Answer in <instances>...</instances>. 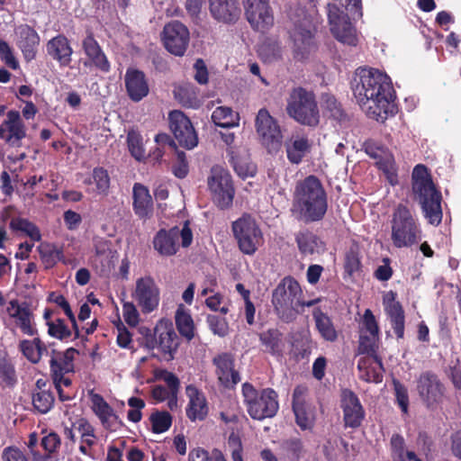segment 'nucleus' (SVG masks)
Wrapping results in <instances>:
<instances>
[{"label": "nucleus", "mask_w": 461, "mask_h": 461, "mask_svg": "<svg viewBox=\"0 0 461 461\" xmlns=\"http://www.w3.org/2000/svg\"><path fill=\"white\" fill-rule=\"evenodd\" d=\"M245 14L257 31L266 32L274 25V13L269 0H246Z\"/></svg>", "instance_id": "16"}, {"label": "nucleus", "mask_w": 461, "mask_h": 461, "mask_svg": "<svg viewBox=\"0 0 461 461\" xmlns=\"http://www.w3.org/2000/svg\"><path fill=\"white\" fill-rule=\"evenodd\" d=\"M18 347L23 355L33 364L40 362L43 353L47 351L44 343L40 338H34L32 340L23 339Z\"/></svg>", "instance_id": "41"}, {"label": "nucleus", "mask_w": 461, "mask_h": 461, "mask_svg": "<svg viewBox=\"0 0 461 461\" xmlns=\"http://www.w3.org/2000/svg\"><path fill=\"white\" fill-rule=\"evenodd\" d=\"M313 319L316 328L322 339L327 341L333 342L338 339V332L331 320L319 309L313 312Z\"/></svg>", "instance_id": "42"}, {"label": "nucleus", "mask_w": 461, "mask_h": 461, "mask_svg": "<svg viewBox=\"0 0 461 461\" xmlns=\"http://www.w3.org/2000/svg\"><path fill=\"white\" fill-rule=\"evenodd\" d=\"M230 154L234 170L240 177L247 178L256 174L257 167L249 161V155L246 149H232Z\"/></svg>", "instance_id": "36"}, {"label": "nucleus", "mask_w": 461, "mask_h": 461, "mask_svg": "<svg viewBox=\"0 0 461 461\" xmlns=\"http://www.w3.org/2000/svg\"><path fill=\"white\" fill-rule=\"evenodd\" d=\"M218 381L225 387H231L240 381L239 372L234 369V358L230 354L221 353L213 357Z\"/></svg>", "instance_id": "23"}, {"label": "nucleus", "mask_w": 461, "mask_h": 461, "mask_svg": "<svg viewBox=\"0 0 461 461\" xmlns=\"http://www.w3.org/2000/svg\"><path fill=\"white\" fill-rule=\"evenodd\" d=\"M212 122L222 128H231L239 125L240 116L227 106L217 107L212 114Z\"/></svg>", "instance_id": "44"}, {"label": "nucleus", "mask_w": 461, "mask_h": 461, "mask_svg": "<svg viewBox=\"0 0 461 461\" xmlns=\"http://www.w3.org/2000/svg\"><path fill=\"white\" fill-rule=\"evenodd\" d=\"M26 137V127L18 111L11 110L0 124V139L13 148L22 146V140Z\"/></svg>", "instance_id": "17"}, {"label": "nucleus", "mask_w": 461, "mask_h": 461, "mask_svg": "<svg viewBox=\"0 0 461 461\" xmlns=\"http://www.w3.org/2000/svg\"><path fill=\"white\" fill-rule=\"evenodd\" d=\"M61 440L56 432H49L41 438V446L50 454H56L59 448Z\"/></svg>", "instance_id": "59"}, {"label": "nucleus", "mask_w": 461, "mask_h": 461, "mask_svg": "<svg viewBox=\"0 0 461 461\" xmlns=\"http://www.w3.org/2000/svg\"><path fill=\"white\" fill-rule=\"evenodd\" d=\"M298 248L303 255L320 254L324 251V244L310 231H301L296 236Z\"/></svg>", "instance_id": "39"}, {"label": "nucleus", "mask_w": 461, "mask_h": 461, "mask_svg": "<svg viewBox=\"0 0 461 461\" xmlns=\"http://www.w3.org/2000/svg\"><path fill=\"white\" fill-rule=\"evenodd\" d=\"M92 410L100 420L102 425L109 430H115L121 426V421L113 408L97 394H91Z\"/></svg>", "instance_id": "24"}, {"label": "nucleus", "mask_w": 461, "mask_h": 461, "mask_svg": "<svg viewBox=\"0 0 461 461\" xmlns=\"http://www.w3.org/2000/svg\"><path fill=\"white\" fill-rule=\"evenodd\" d=\"M77 350L70 348L63 353H57L50 360L52 376L68 375L74 371L73 360Z\"/></svg>", "instance_id": "37"}, {"label": "nucleus", "mask_w": 461, "mask_h": 461, "mask_svg": "<svg viewBox=\"0 0 461 461\" xmlns=\"http://www.w3.org/2000/svg\"><path fill=\"white\" fill-rule=\"evenodd\" d=\"M133 211L142 220H147L153 213V201L146 186L135 184L133 186Z\"/></svg>", "instance_id": "30"}, {"label": "nucleus", "mask_w": 461, "mask_h": 461, "mask_svg": "<svg viewBox=\"0 0 461 461\" xmlns=\"http://www.w3.org/2000/svg\"><path fill=\"white\" fill-rule=\"evenodd\" d=\"M2 461H29L27 456L16 447H7L3 449Z\"/></svg>", "instance_id": "60"}, {"label": "nucleus", "mask_w": 461, "mask_h": 461, "mask_svg": "<svg viewBox=\"0 0 461 461\" xmlns=\"http://www.w3.org/2000/svg\"><path fill=\"white\" fill-rule=\"evenodd\" d=\"M83 48L86 55L95 67L105 72L109 70V62L92 35H88L84 40Z\"/></svg>", "instance_id": "38"}, {"label": "nucleus", "mask_w": 461, "mask_h": 461, "mask_svg": "<svg viewBox=\"0 0 461 461\" xmlns=\"http://www.w3.org/2000/svg\"><path fill=\"white\" fill-rule=\"evenodd\" d=\"M383 303L397 338L402 339L404 335V314L401 304L395 301L394 293L392 291L385 293L383 297Z\"/></svg>", "instance_id": "26"}, {"label": "nucleus", "mask_w": 461, "mask_h": 461, "mask_svg": "<svg viewBox=\"0 0 461 461\" xmlns=\"http://www.w3.org/2000/svg\"><path fill=\"white\" fill-rule=\"evenodd\" d=\"M157 377L163 380L170 388L171 394H176L179 387L178 378L171 372L160 370L157 374Z\"/></svg>", "instance_id": "62"}, {"label": "nucleus", "mask_w": 461, "mask_h": 461, "mask_svg": "<svg viewBox=\"0 0 461 461\" xmlns=\"http://www.w3.org/2000/svg\"><path fill=\"white\" fill-rule=\"evenodd\" d=\"M169 127L179 144L186 149L197 145L198 139L190 120L180 111H173L168 115Z\"/></svg>", "instance_id": "18"}, {"label": "nucleus", "mask_w": 461, "mask_h": 461, "mask_svg": "<svg viewBox=\"0 0 461 461\" xmlns=\"http://www.w3.org/2000/svg\"><path fill=\"white\" fill-rule=\"evenodd\" d=\"M54 398L49 391H40L32 395V404L41 413L48 412L52 407Z\"/></svg>", "instance_id": "51"}, {"label": "nucleus", "mask_w": 461, "mask_h": 461, "mask_svg": "<svg viewBox=\"0 0 461 461\" xmlns=\"http://www.w3.org/2000/svg\"><path fill=\"white\" fill-rule=\"evenodd\" d=\"M307 388L297 386L293 393V409L296 423L302 429H311L314 422L312 407L306 402Z\"/></svg>", "instance_id": "21"}, {"label": "nucleus", "mask_w": 461, "mask_h": 461, "mask_svg": "<svg viewBox=\"0 0 461 461\" xmlns=\"http://www.w3.org/2000/svg\"><path fill=\"white\" fill-rule=\"evenodd\" d=\"M209 6L213 18L222 23L234 22L240 14L237 0H209Z\"/></svg>", "instance_id": "28"}, {"label": "nucleus", "mask_w": 461, "mask_h": 461, "mask_svg": "<svg viewBox=\"0 0 461 461\" xmlns=\"http://www.w3.org/2000/svg\"><path fill=\"white\" fill-rule=\"evenodd\" d=\"M260 341L266 350L273 355L280 354L283 350L282 335L277 330H268L259 336Z\"/></svg>", "instance_id": "45"}, {"label": "nucleus", "mask_w": 461, "mask_h": 461, "mask_svg": "<svg viewBox=\"0 0 461 461\" xmlns=\"http://www.w3.org/2000/svg\"><path fill=\"white\" fill-rule=\"evenodd\" d=\"M86 183H94L96 187V193L106 195L110 188V176L105 169L96 167L93 170L92 179L86 180Z\"/></svg>", "instance_id": "47"}, {"label": "nucleus", "mask_w": 461, "mask_h": 461, "mask_svg": "<svg viewBox=\"0 0 461 461\" xmlns=\"http://www.w3.org/2000/svg\"><path fill=\"white\" fill-rule=\"evenodd\" d=\"M228 445L232 451L233 461H243L241 456V441L235 433H230L228 438Z\"/></svg>", "instance_id": "64"}, {"label": "nucleus", "mask_w": 461, "mask_h": 461, "mask_svg": "<svg viewBox=\"0 0 461 461\" xmlns=\"http://www.w3.org/2000/svg\"><path fill=\"white\" fill-rule=\"evenodd\" d=\"M189 399L186 414L192 420H203L208 413V406L204 394L195 386L190 384L185 389Z\"/></svg>", "instance_id": "29"}, {"label": "nucleus", "mask_w": 461, "mask_h": 461, "mask_svg": "<svg viewBox=\"0 0 461 461\" xmlns=\"http://www.w3.org/2000/svg\"><path fill=\"white\" fill-rule=\"evenodd\" d=\"M311 143L303 136H293L285 142V150L288 160L293 164H299L310 152Z\"/></svg>", "instance_id": "35"}, {"label": "nucleus", "mask_w": 461, "mask_h": 461, "mask_svg": "<svg viewBox=\"0 0 461 461\" xmlns=\"http://www.w3.org/2000/svg\"><path fill=\"white\" fill-rule=\"evenodd\" d=\"M181 238V245L187 248L193 240V233L185 221L183 228L174 227L169 230H160L153 240L154 249L162 256H172L177 251V240Z\"/></svg>", "instance_id": "10"}, {"label": "nucleus", "mask_w": 461, "mask_h": 461, "mask_svg": "<svg viewBox=\"0 0 461 461\" xmlns=\"http://www.w3.org/2000/svg\"><path fill=\"white\" fill-rule=\"evenodd\" d=\"M418 392L428 404H431L440 400L442 386L435 375L424 374L419 379Z\"/></svg>", "instance_id": "31"}, {"label": "nucleus", "mask_w": 461, "mask_h": 461, "mask_svg": "<svg viewBox=\"0 0 461 461\" xmlns=\"http://www.w3.org/2000/svg\"><path fill=\"white\" fill-rule=\"evenodd\" d=\"M190 41L189 31L186 26L178 21L168 23L162 32V41L171 54L182 57L188 47Z\"/></svg>", "instance_id": "15"}, {"label": "nucleus", "mask_w": 461, "mask_h": 461, "mask_svg": "<svg viewBox=\"0 0 461 461\" xmlns=\"http://www.w3.org/2000/svg\"><path fill=\"white\" fill-rule=\"evenodd\" d=\"M255 128L261 143L269 151H276L280 148L283 139L281 128L266 108H261L258 112Z\"/></svg>", "instance_id": "13"}, {"label": "nucleus", "mask_w": 461, "mask_h": 461, "mask_svg": "<svg viewBox=\"0 0 461 461\" xmlns=\"http://www.w3.org/2000/svg\"><path fill=\"white\" fill-rule=\"evenodd\" d=\"M293 208L304 221H317L324 217L328 209L327 194L317 177L310 176L297 183Z\"/></svg>", "instance_id": "2"}, {"label": "nucleus", "mask_w": 461, "mask_h": 461, "mask_svg": "<svg viewBox=\"0 0 461 461\" xmlns=\"http://www.w3.org/2000/svg\"><path fill=\"white\" fill-rule=\"evenodd\" d=\"M313 25L310 18L304 17L294 23L292 37L296 48L302 51L310 50L312 43Z\"/></svg>", "instance_id": "33"}, {"label": "nucleus", "mask_w": 461, "mask_h": 461, "mask_svg": "<svg viewBox=\"0 0 461 461\" xmlns=\"http://www.w3.org/2000/svg\"><path fill=\"white\" fill-rule=\"evenodd\" d=\"M258 53L265 62L271 63L281 59L282 49L277 41H266L260 45Z\"/></svg>", "instance_id": "48"}, {"label": "nucleus", "mask_w": 461, "mask_h": 461, "mask_svg": "<svg viewBox=\"0 0 461 461\" xmlns=\"http://www.w3.org/2000/svg\"><path fill=\"white\" fill-rule=\"evenodd\" d=\"M122 315L125 322L131 327H136L140 322V312L132 302L123 303Z\"/></svg>", "instance_id": "57"}, {"label": "nucleus", "mask_w": 461, "mask_h": 461, "mask_svg": "<svg viewBox=\"0 0 461 461\" xmlns=\"http://www.w3.org/2000/svg\"><path fill=\"white\" fill-rule=\"evenodd\" d=\"M41 259L47 267L54 266L62 259V249L54 244L41 243L37 248Z\"/></svg>", "instance_id": "46"}, {"label": "nucleus", "mask_w": 461, "mask_h": 461, "mask_svg": "<svg viewBox=\"0 0 461 461\" xmlns=\"http://www.w3.org/2000/svg\"><path fill=\"white\" fill-rule=\"evenodd\" d=\"M0 58L13 69H16L19 67V63L14 56L11 47L3 39H0Z\"/></svg>", "instance_id": "58"}, {"label": "nucleus", "mask_w": 461, "mask_h": 461, "mask_svg": "<svg viewBox=\"0 0 461 461\" xmlns=\"http://www.w3.org/2000/svg\"><path fill=\"white\" fill-rule=\"evenodd\" d=\"M48 54L61 66H68L71 61L73 53L68 39L63 35H58L48 41Z\"/></svg>", "instance_id": "32"}, {"label": "nucleus", "mask_w": 461, "mask_h": 461, "mask_svg": "<svg viewBox=\"0 0 461 461\" xmlns=\"http://www.w3.org/2000/svg\"><path fill=\"white\" fill-rule=\"evenodd\" d=\"M155 342L164 353L171 354L176 349V334L169 320H160L154 329Z\"/></svg>", "instance_id": "25"}, {"label": "nucleus", "mask_w": 461, "mask_h": 461, "mask_svg": "<svg viewBox=\"0 0 461 461\" xmlns=\"http://www.w3.org/2000/svg\"><path fill=\"white\" fill-rule=\"evenodd\" d=\"M359 351L374 352L379 339V327L371 310L366 309L359 327Z\"/></svg>", "instance_id": "19"}, {"label": "nucleus", "mask_w": 461, "mask_h": 461, "mask_svg": "<svg viewBox=\"0 0 461 461\" xmlns=\"http://www.w3.org/2000/svg\"><path fill=\"white\" fill-rule=\"evenodd\" d=\"M282 449L293 457L298 458L303 451V447L300 439L292 438L282 443Z\"/></svg>", "instance_id": "61"}, {"label": "nucleus", "mask_w": 461, "mask_h": 461, "mask_svg": "<svg viewBox=\"0 0 461 461\" xmlns=\"http://www.w3.org/2000/svg\"><path fill=\"white\" fill-rule=\"evenodd\" d=\"M153 430L156 433H162L167 430L171 425V416L168 412H157L151 416Z\"/></svg>", "instance_id": "56"}, {"label": "nucleus", "mask_w": 461, "mask_h": 461, "mask_svg": "<svg viewBox=\"0 0 461 461\" xmlns=\"http://www.w3.org/2000/svg\"><path fill=\"white\" fill-rule=\"evenodd\" d=\"M414 198L420 204L424 217L432 225L442 220L441 195L436 190L426 167L417 165L412 172Z\"/></svg>", "instance_id": "3"}, {"label": "nucleus", "mask_w": 461, "mask_h": 461, "mask_svg": "<svg viewBox=\"0 0 461 461\" xmlns=\"http://www.w3.org/2000/svg\"><path fill=\"white\" fill-rule=\"evenodd\" d=\"M131 298L144 314L157 310L160 302V290L155 279L150 276L137 278Z\"/></svg>", "instance_id": "11"}, {"label": "nucleus", "mask_w": 461, "mask_h": 461, "mask_svg": "<svg viewBox=\"0 0 461 461\" xmlns=\"http://www.w3.org/2000/svg\"><path fill=\"white\" fill-rule=\"evenodd\" d=\"M5 312L8 323L20 330L23 335L34 337L38 334L35 316L27 303L11 300L7 303Z\"/></svg>", "instance_id": "14"}, {"label": "nucleus", "mask_w": 461, "mask_h": 461, "mask_svg": "<svg viewBox=\"0 0 461 461\" xmlns=\"http://www.w3.org/2000/svg\"><path fill=\"white\" fill-rule=\"evenodd\" d=\"M327 14L330 31L333 37L343 44L355 46L357 43V33L355 26L337 5L328 4Z\"/></svg>", "instance_id": "9"}, {"label": "nucleus", "mask_w": 461, "mask_h": 461, "mask_svg": "<svg viewBox=\"0 0 461 461\" xmlns=\"http://www.w3.org/2000/svg\"><path fill=\"white\" fill-rule=\"evenodd\" d=\"M48 325V333L50 336L59 339H64L71 336L70 330L65 325L64 321L60 319H56L55 321H49L47 322Z\"/></svg>", "instance_id": "53"}, {"label": "nucleus", "mask_w": 461, "mask_h": 461, "mask_svg": "<svg viewBox=\"0 0 461 461\" xmlns=\"http://www.w3.org/2000/svg\"><path fill=\"white\" fill-rule=\"evenodd\" d=\"M18 46L22 50L24 58L28 60L35 57L36 48L40 38L38 33L28 25H21L17 29Z\"/></svg>", "instance_id": "34"}, {"label": "nucleus", "mask_w": 461, "mask_h": 461, "mask_svg": "<svg viewBox=\"0 0 461 461\" xmlns=\"http://www.w3.org/2000/svg\"><path fill=\"white\" fill-rule=\"evenodd\" d=\"M176 324L179 333L187 340L194 337V323L190 313L181 304L176 312Z\"/></svg>", "instance_id": "43"}, {"label": "nucleus", "mask_w": 461, "mask_h": 461, "mask_svg": "<svg viewBox=\"0 0 461 461\" xmlns=\"http://www.w3.org/2000/svg\"><path fill=\"white\" fill-rule=\"evenodd\" d=\"M10 224L14 230L24 232L33 241H39L41 238L39 229L33 223L25 219H13Z\"/></svg>", "instance_id": "50"}, {"label": "nucleus", "mask_w": 461, "mask_h": 461, "mask_svg": "<svg viewBox=\"0 0 461 461\" xmlns=\"http://www.w3.org/2000/svg\"><path fill=\"white\" fill-rule=\"evenodd\" d=\"M286 111L301 124L316 126L320 113L314 95L303 87L294 88L287 98Z\"/></svg>", "instance_id": "4"}, {"label": "nucleus", "mask_w": 461, "mask_h": 461, "mask_svg": "<svg viewBox=\"0 0 461 461\" xmlns=\"http://www.w3.org/2000/svg\"><path fill=\"white\" fill-rule=\"evenodd\" d=\"M128 145L129 149L131 155L138 160H140L144 158V149L142 147V138L141 136L135 132L131 131L128 134Z\"/></svg>", "instance_id": "55"}, {"label": "nucleus", "mask_w": 461, "mask_h": 461, "mask_svg": "<svg viewBox=\"0 0 461 461\" xmlns=\"http://www.w3.org/2000/svg\"><path fill=\"white\" fill-rule=\"evenodd\" d=\"M420 237V230L410 210L399 205L392 221V240L395 247H410Z\"/></svg>", "instance_id": "7"}, {"label": "nucleus", "mask_w": 461, "mask_h": 461, "mask_svg": "<svg viewBox=\"0 0 461 461\" xmlns=\"http://www.w3.org/2000/svg\"><path fill=\"white\" fill-rule=\"evenodd\" d=\"M124 81L127 94L132 101L139 102L148 95L149 85L141 71L128 69Z\"/></svg>", "instance_id": "27"}, {"label": "nucleus", "mask_w": 461, "mask_h": 461, "mask_svg": "<svg viewBox=\"0 0 461 461\" xmlns=\"http://www.w3.org/2000/svg\"><path fill=\"white\" fill-rule=\"evenodd\" d=\"M323 108L330 113V115L339 119L342 115V112L336 98L330 95L323 97Z\"/></svg>", "instance_id": "63"}, {"label": "nucleus", "mask_w": 461, "mask_h": 461, "mask_svg": "<svg viewBox=\"0 0 461 461\" xmlns=\"http://www.w3.org/2000/svg\"><path fill=\"white\" fill-rule=\"evenodd\" d=\"M354 95L366 114L384 122L393 114V88L389 77L376 69H358L353 80Z\"/></svg>", "instance_id": "1"}, {"label": "nucleus", "mask_w": 461, "mask_h": 461, "mask_svg": "<svg viewBox=\"0 0 461 461\" xmlns=\"http://www.w3.org/2000/svg\"><path fill=\"white\" fill-rule=\"evenodd\" d=\"M244 404L249 416L258 420L271 418L278 410L277 395L272 389L258 391L250 384L242 385Z\"/></svg>", "instance_id": "5"}, {"label": "nucleus", "mask_w": 461, "mask_h": 461, "mask_svg": "<svg viewBox=\"0 0 461 461\" xmlns=\"http://www.w3.org/2000/svg\"><path fill=\"white\" fill-rule=\"evenodd\" d=\"M189 461H226L223 455L219 450H213L208 453L203 449H194L190 452Z\"/></svg>", "instance_id": "54"}, {"label": "nucleus", "mask_w": 461, "mask_h": 461, "mask_svg": "<svg viewBox=\"0 0 461 461\" xmlns=\"http://www.w3.org/2000/svg\"><path fill=\"white\" fill-rule=\"evenodd\" d=\"M272 303L282 318H292L304 303L299 283L291 276L285 277L273 291Z\"/></svg>", "instance_id": "6"}, {"label": "nucleus", "mask_w": 461, "mask_h": 461, "mask_svg": "<svg viewBox=\"0 0 461 461\" xmlns=\"http://www.w3.org/2000/svg\"><path fill=\"white\" fill-rule=\"evenodd\" d=\"M208 186L214 203L221 209L231 205L234 188L230 173L221 167H213L208 177Z\"/></svg>", "instance_id": "12"}, {"label": "nucleus", "mask_w": 461, "mask_h": 461, "mask_svg": "<svg viewBox=\"0 0 461 461\" xmlns=\"http://www.w3.org/2000/svg\"><path fill=\"white\" fill-rule=\"evenodd\" d=\"M207 322L210 330L214 335L219 337H225L228 335L230 328L229 323L225 318L216 315H209L207 317Z\"/></svg>", "instance_id": "52"}, {"label": "nucleus", "mask_w": 461, "mask_h": 461, "mask_svg": "<svg viewBox=\"0 0 461 461\" xmlns=\"http://www.w3.org/2000/svg\"><path fill=\"white\" fill-rule=\"evenodd\" d=\"M365 150L367 155L377 160V166L384 171L389 183L395 185L397 175L393 155L386 149L371 140L365 143Z\"/></svg>", "instance_id": "20"}, {"label": "nucleus", "mask_w": 461, "mask_h": 461, "mask_svg": "<svg viewBox=\"0 0 461 461\" xmlns=\"http://www.w3.org/2000/svg\"><path fill=\"white\" fill-rule=\"evenodd\" d=\"M232 231L240 249L245 254L255 253L262 242V232L256 221L249 215H242L233 221Z\"/></svg>", "instance_id": "8"}, {"label": "nucleus", "mask_w": 461, "mask_h": 461, "mask_svg": "<svg viewBox=\"0 0 461 461\" xmlns=\"http://www.w3.org/2000/svg\"><path fill=\"white\" fill-rule=\"evenodd\" d=\"M0 379L6 385L14 384L16 380L14 365L4 351H0Z\"/></svg>", "instance_id": "49"}, {"label": "nucleus", "mask_w": 461, "mask_h": 461, "mask_svg": "<svg viewBox=\"0 0 461 461\" xmlns=\"http://www.w3.org/2000/svg\"><path fill=\"white\" fill-rule=\"evenodd\" d=\"M174 95L185 107L198 108L201 105L198 91L191 84H183L176 86Z\"/></svg>", "instance_id": "40"}, {"label": "nucleus", "mask_w": 461, "mask_h": 461, "mask_svg": "<svg viewBox=\"0 0 461 461\" xmlns=\"http://www.w3.org/2000/svg\"><path fill=\"white\" fill-rule=\"evenodd\" d=\"M341 407L346 426L351 428L360 426L365 412L357 396L352 391L348 389L342 391Z\"/></svg>", "instance_id": "22"}]
</instances>
